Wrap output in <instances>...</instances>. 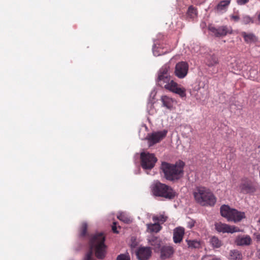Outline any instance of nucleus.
Wrapping results in <instances>:
<instances>
[{"mask_svg": "<svg viewBox=\"0 0 260 260\" xmlns=\"http://www.w3.org/2000/svg\"><path fill=\"white\" fill-rule=\"evenodd\" d=\"M170 67L168 64L162 66L158 72L157 83L158 85L174 92L181 98L186 96V90L171 79Z\"/></svg>", "mask_w": 260, "mask_h": 260, "instance_id": "nucleus-1", "label": "nucleus"}, {"mask_svg": "<svg viewBox=\"0 0 260 260\" xmlns=\"http://www.w3.org/2000/svg\"><path fill=\"white\" fill-rule=\"evenodd\" d=\"M105 241V237L103 233L93 235L89 241L90 251L86 253L84 260H96L93 257V252L98 258L103 259L105 257L107 249Z\"/></svg>", "mask_w": 260, "mask_h": 260, "instance_id": "nucleus-2", "label": "nucleus"}, {"mask_svg": "<svg viewBox=\"0 0 260 260\" xmlns=\"http://www.w3.org/2000/svg\"><path fill=\"white\" fill-rule=\"evenodd\" d=\"M184 166V163L181 161L175 165L164 162L161 164V169L167 180L175 181L179 179L183 176Z\"/></svg>", "mask_w": 260, "mask_h": 260, "instance_id": "nucleus-3", "label": "nucleus"}, {"mask_svg": "<svg viewBox=\"0 0 260 260\" xmlns=\"http://www.w3.org/2000/svg\"><path fill=\"white\" fill-rule=\"evenodd\" d=\"M196 201L202 206H213L216 199L213 193L204 187H198L193 193Z\"/></svg>", "mask_w": 260, "mask_h": 260, "instance_id": "nucleus-4", "label": "nucleus"}, {"mask_svg": "<svg viewBox=\"0 0 260 260\" xmlns=\"http://www.w3.org/2000/svg\"><path fill=\"white\" fill-rule=\"evenodd\" d=\"M151 187L152 192L154 196L167 199H172L175 196V192L171 187L158 181H154Z\"/></svg>", "mask_w": 260, "mask_h": 260, "instance_id": "nucleus-5", "label": "nucleus"}, {"mask_svg": "<svg viewBox=\"0 0 260 260\" xmlns=\"http://www.w3.org/2000/svg\"><path fill=\"white\" fill-rule=\"evenodd\" d=\"M220 213L222 216L225 217L229 221L237 222L245 217V213L231 209L229 206L223 205L220 207Z\"/></svg>", "mask_w": 260, "mask_h": 260, "instance_id": "nucleus-6", "label": "nucleus"}, {"mask_svg": "<svg viewBox=\"0 0 260 260\" xmlns=\"http://www.w3.org/2000/svg\"><path fill=\"white\" fill-rule=\"evenodd\" d=\"M140 158L141 167L145 170L152 169L157 160L154 154L147 152H141Z\"/></svg>", "mask_w": 260, "mask_h": 260, "instance_id": "nucleus-7", "label": "nucleus"}, {"mask_svg": "<svg viewBox=\"0 0 260 260\" xmlns=\"http://www.w3.org/2000/svg\"><path fill=\"white\" fill-rule=\"evenodd\" d=\"M209 30L216 37H222L228 34L232 33L233 30L231 26L222 25L216 28L213 26L209 27Z\"/></svg>", "mask_w": 260, "mask_h": 260, "instance_id": "nucleus-8", "label": "nucleus"}, {"mask_svg": "<svg viewBox=\"0 0 260 260\" xmlns=\"http://www.w3.org/2000/svg\"><path fill=\"white\" fill-rule=\"evenodd\" d=\"M167 133L168 131L164 129L162 131L155 132L149 134L147 139L148 141L149 146L158 143L166 136Z\"/></svg>", "mask_w": 260, "mask_h": 260, "instance_id": "nucleus-9", "label": "nucleus"}, {"mask_svg": "<svg viewBox=\"0 0 260 260\" xmlns=\"http://www.w3.org/2000/svg\"><path fill=\"white\" fill-rule=\"evenodd\" d=\"M188 65L187 62L181 61L176 64L174 74L176 76L180 79H183L187 74Z\"/></svg>", "mask_w": 260, "mask_h": 260, "instance_id": "nucleus-10", "label": "nucleus"}, {"mask_svg": "<svg viewBox=\"0 0 260 260\" xmlns=\"http://www.w3.org/2000/svg\"><path fill=\"white\" fill-rule=\"evenodd\" d=\"M215 229L218 232L234 233L235 232H239L240 229L235 226H230L225 223L221 222H217L215 224Z\"/></svg>", "mask_w": 260, "mask_h": 260, "instance_id": "nucleus-11", "label": "nucleus"}, {"mask_svg": "<svg viewBox=\"0 0 260 260\" xmlns=\"http://www.w3.org/2000/svg\"><path fill=\"white\" fill-rule=\"evenodd\" d=\"M151 249L149 247H140L136 252L139 260H147L151 256Z\"/></svg>", "mask_w": 260, "mask_h": 260, "instance_id": "nucleus-12", "label": "nucleus"}, {"mask_svg": "<svg viewBox=\"0 0 260 260\" xmlns=\"http://www.w3.org/2000/svg\"><path fill=\"white\" fill-rule=\"evenodd\" d=\"M174 252L175 250L171 245H164L160 249V257L163 259L170 258L173 255Z\"/></svg>", "mask_w": 260, "mask_h": 260, "instance_id": "nucleus-13", "label": "nucleus"}, {"mask_svg": "<svg viewBox=\"0 0 260 260\" xmlns=\"http://www.w3.org/2000/svg\"><path fill=\"white\" fill-rule=\"evenodd\" d=\"M184 234V228L182 227H178L175 229L173 233V241L174 243H180L182 240Z\"/></svg>", "mask_w": 260, "mask_h": 260, "instance_id": "nucleus-14", "label": "nucleus"}, {"mask_svg": "<svg viewBox=\"0 0 260 260\" xmlns=\"http://www.w3.org/2000/svg\"><path fill=\"white\" fill-rule=\"evenodd\" d=\"M251 238L249 236L243 235L238 236L235 240V243L239 246H247L251 244Z\"/></svg>", "mask_w": 260, "mask_h": 260, "instance_id": "nucleus-15", "label": "nucleus"}, {"mask_svg": "<svg viewBox=\"0 0 260 260\" xmlns=\"http://www.w3.org/2000/svg\"><path fill=\"white\" fill-rule=\"evenodd\" d=\"M147 232L148 233H157L160 230L161 227L158 223L154 222V223H148L146 224Z\"/></svg>", "mask_w": 260, "mask_h": 260, "instance_id": "nucleus-16", "label": "nucleus"}, {"mask_svg": "<svg viewBox=\"0 0 260 260\" xmlns=\"http://www.w3.org/2000/svg\"><path fill=\"white\" fill-rule=\"evenodd\" d=\"M162 105L168 109H171L173 106L174 101L171 98L167 95H163L161 98Z\"/></svg>", "mask_w": 260, "mask_h": 260, "instance_id": "nucleus-17", "label": "nucleus"}, {"mask_svg": "<svg viewBox=\"0 0 260 260\" xmlns=\"http://www.w3.org/2000/svg\"><path fill=\"white\" fill-rule=\"evenodd\" d=\"M230 0H225L220 2L216 7V10L220 13L225 12L230 4Z\"/></svg>", "mask_w": 260, "mask_h": 260, "instance_id": "nucleus-18", "label": "nucleus"}, {"mask_svg": "<svg viewBox=\"0 0 260 260\" xmlns=\"http://www.w3.org/2000/svg\"><path fill=\"white\" fill-rule=\"evenodd\" d=\"M240 188L243 193H249L253 190L251 184L248 181L242 183L240 186Z\"/></svg>", "mask_w": 260, "mask_h": 260, "instance_id": "nucleus-19", "label": "nucleus"}, {"mask_svg": "<svg viewBox=\"0 0 260 260\" xmlns=\"http://www.w3.org/2000/svg\"><path fill=\"white\" fill-rule=\"evenodd\" d=\"M241 35L244 38V41L247 43H253L256 41L255 36L252 33L242 32Z\"/></svg>", "mask_w": 260, "mask_h": 260, "instance_id": "nucleus-20", "label": "nucleus"}, {"mask_svg": "<svg viewBox=\"0 0 260 260\" xmlns=\"http://www.w3.org/2000/svg\"><path fill=\"white\" fill-rule=\"evenodd\" d=\"M229 258L230 260H242V253L237 250H232L230 252Z\"/></svg>", "mask_w": 260, "mask_h": 260, "instance_id": "nucleus-21", "label": "nucleus"}, {"mask_svg": "<svg viewBox=\"0 0 260 260\" xmlns=\"http://www.w3.org/2000/svg\"><path fill=\"white\" fill-rule=\"evenodd\" d=\"M148 240L149 243L154 247L155 250L160 247V241L156 237L150 236L148 238Z\"/></svg>", "mask_w": 260, "mask_h": 260, "instance_id": "nucleus-22", "label": "nucleus"}, {"mask_svg": "<svg viewBox=\"0 0 260 260\" xmlns=\"http://www.w3.org/2000/svg\"><path fill=\"white\" fill-rule=\"evenodd\" d=\"M206 63L209 67H213L218 63V59L213 54L209 55L206 58Z\"/></svg>", "mask_w": 260, "mask_h": 260, "instance_id": "nucleus-23", "label": "nucleus"}, {"mask_svg": "<svg viewBox=\"0 0 260 260\" xmlns=\"http://www.w3.org/2000/svg\"><path fill=\"white\" fill-rule=\"evenodd\" d=\"M210 243L214 248H219L222 245L221 241L215 236H213L210 239Z\"/></svg>", "mask_w": 260, "mask_h": 260, "instance_id": "nucleus-24", "label": "nucleus"}, {"mask_svg": "<svg viewBox=\"0 0 260 260\" xmlns=\"http://www.w3.org/2000/svg\"><path fill=\"white\" fill-rule=\"evenodd\" d=\"M186 242L188 247L190 248H199L201 246L200 242L196 240H186Z\"/></svg>", "mask_w": 260, "mask_h": 260, "instance_id": "nucleus-25", "label": "nucleus"}, {"mask_svg": "<svg viewBox=\"0 0 260 260\" xmlns=\"http://www.w3.org/2000/svg\"><path fill=\"white\" fill-rule=\"evenodd\" d=\"M117 218L125 223H128L131 219L128 215L125 212H120L117 215Z\"/></svg>", "mask_w": 260, "mask_h": 260, "instance_id": "nucleus-26", "label": "nucleus"}, {"mask_svg": "<svg viewBox=\"0 0 260 260\" xmlns=\"http://www.w3.org/2000/svg\"><path fill=\"white\" fill-rule=\"evenodd\" d=\"M231 67L234 71L241 70L242 68V66L239 63V61L235 59H234L231 63Z\"/></svg>", "mask_w": 260, "mask_h": 260, "instance_id": "nucleus-27", "label": "nucleus"}, {"mask_svg": "<svg viewBox=\"0 0 260 260\" xmlns=\"http://www.w3.org/2000/svg\"><path fill=\"white\" fill-rule=\"evenodd\" d=\"M187 14L190 18H194L197 15V10L193 7L190 6L188 9Z\"/></svg>", "mask_w": 260, "mask_h": 260, "instance_id": "nucleus-28", "label": "nucleus"}, {"mask_svg": "<svg viewBox=\"0 0 260 260\" xmlns=\"http://www.w3.org/2000/svg\"><path fill=\"white\" fill-rule=\"evenodd\" d=\"M242 22L244 24L253 23L254 22L253 19L248 15H243Z\"/></svg>", "mask_w": 260, "mask_h": 260, "instance_id": "nucleus-29", "label": "nucleus"}, {"mask_svg": "<svg viewBox=\"0 0 260 260\" xmlns=\"http://www.w3.org/2000/svg\"><path fill=\"white\" fill-rule=\"evenodd\" d=\"M166 219L167 217L163 215L153 217V220L157 223H158L159 222H164L166 220Z\"/></svg>", "mask_w": 260, "mask_h": 260, "instance_id": "nucleus-30", "label": "nucleus"}, {"mask_svg": "<svg viewBox=\"0 0 260 260\" xmlns=\"http://www.w3.org/2000/svg\"><path fill=\"white\" fill-rule=\"evenodd\" d=\"M87 224L85 222L82 223L81 229V236H84L85 235L87 229Z\"/></svg>", "mask_w": 260, "mask_h": 260, "instance_id": "nucleus-31", "label": "nucleus"}, {"mask_svg": "<svg viewBox=\"0 0 260 260\" xmlns=\"http://www.w3.org/2000/svg\"><path fill=\"white\" fill-rule=\"evenodd\" d=\"M116 260H130V257L128 255L122 254L118 255Z\"/></svg>", "mask_w": 260, "mask_h": 260, "instance_id": "nucleus-32", "label": "nucleus"}, {"mask_svg": "<svg viewBox=\"0 0 260 260\" xmlns=\"http://www.w3.org/2000/svg\"><path fill=\"white\" fill-rule=\"evenodd\" d=\"M249 0H236L237 4L238 5L242 6L246 4Z\"/></svg>", "mask_w": 260, "mask_h": 260, "instance_id": "nucleus-33", "label": "nucleus"}, {"mask_svg": "<svg viewBox=\"0 0 260 260\" xmlns=\"http://www.w3.org/2000/svg\"><path fill=\"white\" fill-rule=\"evenodd\" d=\"M187 227L191 229L194 225V221L192 219H189V220L187 221Z\"/></svg>", "mask_w": 260, "mask_h": 260, "instance_id": "nucleus-34", "label": "nucleus"}, {"mask_svg": "<svg viewBox=\"0 0 260 260\" xmlns=\"http://www.w3.org/2000/svg\"><path fill=\"white\" fill-rule=\"evenodd\" d=\"M230 17L235 22H238L240 20V17L238 15H232Z\"/></svg>", "mask_w": 260, "mask_h": 260, "instance_id": "nucleus-35", "label": "nucleus"}, {"mask_svg": "<svg viewBox=\"0 0 260 260\" xmlns=\"http://www.w3.org/2000/svg\"><path fill=\"white\" fill-rule=\"evenodd\" d=\"M157 49H156L155 47L153 48V53L154 56H159L161 53L159 52V51L157 50Z\"/></svg>", "mask_w": 260, "mask_h": 260, "instance_id": "nucleus-36", "label": "nucleus"}, {"mask_svg": "<svg viewBox=\"0 0 260 260\" xmlns=\"http://www.w3.org/2000/svg\"><path fill=\"white\" fill-rule=\"evenodd\" d=\"M116 223L115 222H113V224L112 226V231H113L114 233H118V232L117 231V229H116Z\"/></svg>", "mask_w": 260, "mask_h": 260, "instance_id": "nucleus-37", "label": "nucleus"}, {"mask_svg": "<svg viewBox=\"0 0 260 260\" xmlns=\"http://www.w3.org/2000/svg\"><path fill=\"white\" fill-rule=\"evenodd\" d=\"M255 238L257 242L260 243V234H257L255 235Z\"/></svg>", "mask_w": 260, "mask_h": 260, "instance_id": "nucleus-38", "label": "nucleus"}, {"mask_svg": "<svg viewBox=\"0 0 260 260\" xmlns=\"http://www.w3.org/2000/svg\"><path fill=\"white\" fill-rule=\"evenodd\" d=\"M211 260H221L220 258H218V257H213L212 259Z\"/></svg>", "mask_w": 260, "mask_h": 260, "instance_id": "nucleus-39", "label": "nucleus"}, {"mask_svg": "<svg viewBox=\"0 0 260 260\" xmlns=\"http://www.w3.org/2000/svg\"><path fill=\"white\" fill-rule=\"evenodd\" d=\"M258 19L260 21V14L258 15Z\"/></svg>", "mask_w": 260, "mask_h": 260, "instance_id": "nucleus-40", "label": "nucleus"}]
</instances>
